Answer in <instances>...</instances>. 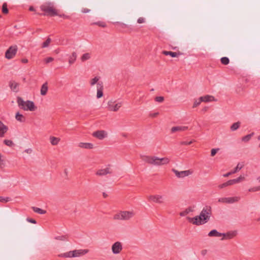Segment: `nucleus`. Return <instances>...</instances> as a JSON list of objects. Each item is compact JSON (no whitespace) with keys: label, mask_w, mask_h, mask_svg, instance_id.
Returning <instances> with one entry per match:
<instances>
[{"label":"nucleus","mask_w":260,"mask_h":260,"mask_svg":"<svg viewBox=\"0 0 260 260\" xmlns=\"http://www.w3.org/2000/svg\"><path fill=\"white\" fill-rule=\"evenodd\" d=\"M212 214L211 208L210 206H206L200 213V215L192 218H188L190 222L197 225L204 224L208 221Z\"/></svg>","instance_id":"1"},{"label":"nucleus","mask_w":260,"mask_h":260,"mask_svg":"<svg viewBox=\"0 0 260 260\" xmlns=\"http://www.w3.org/2000/svg\"><path fill=\"white\" fill-rule=\"evenodd\" d=\"M17 102L18 106L23 110L34 111L37 109L33 102L28 100L25 102L21 97H17Z\"/></svg>","instance_id":"2"},{"label":"nucleus","mask_w":260,"mask_h":260,"mask_svg":"<svg viewBox=\"0 0 260 260\" xmlns=\"http://www.w3.org/2000/svg\"><path fill=\"white\" fill-rule=\"evenodd\" d=\"M40 8L41 10L44 12L45 15L54 16L57 15L56 10L51 3L44 4L41 6Z\"/></svg>","instance_id":"3"},{"label":"nucleus","mask_w":260,"mask_h":260,"mask_svg":"<svg viewBox=\"0 0 260 260\" xmlns=\"http://www.w3.org/2000/svg\"><path fill=\"white\" fill-rule=\"evenodd\" d=\"M134 215V213L132 211H121L119 213L115 214L114 216V219L115 220H128Z\"/></svg>","instance_id":"4"},{"label":"nucleus","mask_w":260,"mask_h":260,"mask_svg":"<svg viewBox=\"0 0 260 260\" xmlns=\"http://www.w3.org/2000/svg\"><path fill=\"white\" fill-rule=\"evenodd\" d=\"M18 47L16 45L10 46L5 53V57L8 59L13 58L16 54Z\"/></svg>","instance_id":"5"},{"label":"nucleus","mask_w":260,"mask_h":260,"mask_svg":"<svg viewBox=\"0 0 260 260\" xmlns=\"http://www.w3.org/2000/svg\"><path fill=\"white\" fill-rule=\"evenodd\" d=\"M244 178L243 177L240 176V177L236 179L230 180L225 183L220 184L219 185H218V187L221 189L228 186L233 185L234 184L240 182Z\"/></svg>","instance_id":"6"},{"label":"nucleus","mask_w":260,"mask_h":260,"mask_svg":"<svg viewBox=\"0 0 260 260\" xmlns=\"http://www.w3.org/2000/svg\"><path fill=\"white\" fill-rule=\"evenodd\" d=\"M144 160L149 164L160 166L159 158L156 156H146L145 157Z\"/></svg>","instance_id":"7"},{"label":"nucleus","mask_w":260,"mask_h":260,"mask_svg":"<svg viewBox=\"0 0 260 260\" xmlns=\"http://www.w3.org/2000/svg\"><path fill=\"white\" fill-rule=\"evenodd\" d=\"M172 171L175 174L176 176L178 178H183L185 176H187L192 173V171L190 170H186L179 172L175 169H173Z\"/></svg>","instance_id":"8"},{"label":"nucleus","mask_w":260,"mask_h":260,"mask_svg":"<svg viewBox=\"0 0 260 260\" xmlns=\"http://www.w3.org/2000/svg\"><path fill=\"white\" fill-rule=\"evenodd\" d=\"M87 251L83 250H75L68 252V256L69 257H76L81 255H83Z\"/></svg>","instance_id":"9"},{"label":"nucleus","mask_w":260,"mask_h":260,"mask_svg":"<svg viewBox=\"0 0 260 260\" xmlns=\"http://www.w3.org/2000/svg\"><path fill=\"white\" fill-rule=\"evenodd\" d=\"M121 106V103L115 104L112 101H109L108 103V109L111 111H117Z\"/></svg>","instance_id":"10"},{"label":"nucleus","mask_w":260,"mask_h":260,"mask_svg":"<svg viewBox=\"0 0 260 260\" xmlns=\"http://www.w3.org/2000/svg\"><path fill=\"white\" fill-rule=\"evenodd\" d=\"M122 249V244L119 242H116L113 244L112 246V252L114 254H118L120 252Z\"/></svg>","instance_id":"11"},{"label":"nucleus","mask_w":260,"mask_h":260,"mask_svg":"<svg viewBox=\"0 0 260 260\" xmlns=\"http://www.w3.org/2000/svg\"><path fill=\"white\" fill-rule=\"evenodd\" d=\"M92 136L100 140H102L106 136V134L104 131H97L92 134Z\"/></svg>","instance_id":"12"},{"label":"nucleus","mask_w":260,"mask_h":260,"mask_svg":"<svg viewBox=\"0 0 260 260\" xmlns=\"http://www.w3.org/2000/svg\"><path fill=\"white\" fill-rule=\"evenodd\" d=\"M149 200L159 204L164 203L162 196L159 195L150 196L149 197Z\"/></svg>","instance_id":"13"},{"label":"nucleus","mask_w":260,"mask_h":260,"mask_svg":"<svg viewBox=\"0 0 260 260\" xmlns=\"http://www.w3.org/2000/svg\"><path fill=\"white\" fill-rule=\"evenodd\" d=\"M218 201L222 203H232L238 201V198H222L219 199Z\"/></svg>","instance_id":"14"},{"label":"nucleus","mask_w":260,"mask_h":260,"mask_svg":"<svg viewBox=\"0 0 260 260\" xmlns=\"http://www.w3.org/2000/svg\"><path fill=\"white\" fill-rule=\"evenodd\" d=\"M103 83L99 82L97 84V95L96 96L98 99L101 98L103 95Z\"/></svg>","instance_id":"15"},{"label":"nucleus","mask_w":260,"mask_h":260,"mask_svg":"<svg viewBox=\"0 0 260 260\" xmlns=\"http://www.w3.org/2000/svg\"><path fill=\"white\" fill-rule=\"evenodd\" d=\"M222 236H223V238L222 240L223 239H230L233 238L236 236L237 233L236 232H230L226 234H222Z\"/></svg>","instance_id":"16"},{"label":"nucleus","mask_w":260,"mask_h":260,"mask_svg":"<svg viewBox=\"0 0 260 260\" xmlns=\"http://www.w3.org/2000/svg\"><path fill=\"white\" fill-rule=\"evenodd\" d=\"M8 129V127L0 120V137H3Z\"/></svg>","instance_id":"17"},{"label":"nucleus","mask_w":260,"mask_h":260,"mask_svg":"<svg viewBox=\"0 0 260 260\" xmlns=\"http://www.w3.org/2000/svg\"><path fill=\"white\" fill-rule=\"evenodd\" d=\"M214 98L213 96L207 95L204 96H201L200 98V100L201 102H208L210 101H213Z\"/></svg>","instance_id":"18"},{"label":"nucleus","mask_w":260,"mask_h":260,"mask_svg":"<svg viewBox=\"0 0 260 260\" xmlns=\"http://www.w3.org/2000/svg\"><path fill=\"white\" fill-rule=\"evenodd\" d=\"M110 173H111V172L109 171V168H107L104 169H101L98 170L96 172V174L97 175L102 176Z\"/></svg>","instance_id":"19"},{"label":"nucleus","mask_w":260,"mask_h":260,"mask_svg":"<svg viewBox=\"0 0 260 260\" xmlns=\"http://www.w3.org/2000/svg\"><path fill=\"white\" fill-rule=\"evenodd\" d=\"M9 86L10 88L13 91L17 92L18 91L17 87L18 84L14 81H11L9 82Z\"/></svg>","instance_id":"20"},{"label":"nucleus","mask_w":260,"mask_h":260,"mask_svg":"<svg viewBox=\"0 0 260 260\" xmlns=\"http://www.w3.org/2000/svg\"><path fill=\"white\" fill-rule=\"evenodd\" d=\"M222 235L221 233H219L216 230L211 231L208 234L209 237H221Z\"/></svg>","instance_id":"21"},{"label":"nucleus","mask_w":260,"mask_h":260,"mask_svg":"<svg viewBox=\"0 0 260 260\" xmlns=\"http://www.w3.org/2000/svg\"><path fill=\"white\" fill-rule=\"evenodd\" d=\"M48 91V84L46 82L43 84L41 89V94L43 95H45L46 94Z\"/></svg>","instance_id":"22"},{"label":"nucleus","mask_w":260,"mask_h":260,"mask_svg":"<svg viewBox=\"0 0 260 260\" xmlns=\"http://www.w3.org/2000/svg\"><path fill=\"white\" fill-rule=\"evenodd\" d=\"M79 146L81 148L86 149H92L93 148V145L91 143H80Z\"/></svg>","instance_id":"23"},{"label":"nucleus","mask_w":260,"mask_h":260,"mask_svg":"<svg viewBox=\"0 0 260 260\" xmlns=\"http://www.w3.org/2000/svg\"><path fill=\"white\" fill-rule=\"evenodd\" d=\"M77 58V54L76 52H74L72 53V55L70 56L69 59V62L70 64H73L75 60H76Z\"/></svg>","instance_id":"24"},{"label":"nucleus","mask_w":260,"mask_h":260,"mask_svg":"<svg viewBox=\"0 0 260 260\" xmlns=\"http://www.w3.org/2000/svg\"><path fill=\"white\" fill-rule=\"evenodd\" d=\"M50 139L51 143L53 145H57L60 141L59 138L54 137H50Z\"/></svg>","instance_id":"25"},{"label":"nucleus","mask_w":260,"mask_h":260,"mask_svg":"<svg viewBox=\"0 0 260 260\" xmlns=\"http://www.w3.org/2000/svg\"><path fill=\"white\" fill-rule=\"evenodd\" d=\"M170 162V159L168 157H163L161 158H159V164L160 166L167 165L169 164Z\"/></svg>","instance_id":"26"},{"label":"nucleus","mask_w":260,"mask_h":260,"mask_svg":"<svg viewBox=\"0 0 260 260\" xmlns=\"http://www.w3.org/2000/svg\"><path fill=\"white\" fill-rule=\"evenodd\" d=\"M15 117L18 121H19L20 122H24L25 120V118L24 117V116L20 114L19 112L16 113Z\"/></svg>","instance_id":"27"},{"label":"nucleus","mask_w":260,"mask_h":260,"mask_svg":"<svg viewBox=\"0 0 260 260\" xmlns=\"http://www.w3.org/2000/svg\"><path fill=\"white\" fill-rule=\"evenodd\" d=\"M32 209L35 212H36V213H39L41 214H45L46 212V211L45 210H42L38 207H32Z\"/></svg>","instance_id":"28"},{"label":"nucleus","mask_w":260,"mask_h":260,"mask_svg":"<svg viewBox=\"0 0 260 260\" xmlns=\"http://www.w3.org/2000/svg\"><path fill=\"white\" fill-rule=\"evenodd\" d=\"M162 54L166 55H170L172 57H175L177 56V53L176 52H172V51H164L162 52Z\"/></svg>","instance_id":"29"},{"label":"nucleus","mask_w":260,"mask_h":260,"mask_svg":"<svg viewBox=\"0 0 260 260\" xmlns=\"http://www.w3.org/2000/svg\"><path fill=\"white\" fill-rule=\"evenodd\" d=\"M186 129H187V127L174 126L172 128L171 131L172 132H175L178 131H184Z\"/></svg>","instance_id":"30"},{"label":"nucleus","mask_w":260,"mask_h":260,"mask_svg":"<svg viewBox=\"0 0 260 260\" xmlns=\"http://www.w3.org/2000/svg\"><path fill=\"white\" fill-rule=\"evenodd\" d=\"M240 122H235L231 125V130L232 131H234L240 127Z\"/></svg>","instance_id":"31"},{"label":"nucleus","mask_w":260,"mask_h":260,"mask_svg":"<svg viewBox=\"0 0 260 260\" xmlns=\"http://www.w3.org/2000/svg\"><path fill=\"white\" fill-rule=\"evenodd\" d=\"M90 58V55L89 53L84 54L81 57L82 61H84Z\"/></svg>","instance_id":"32"},{"label":"nucleus","mask_w":260,"mask_h":260,"mask_svg":"<svg viewBox=\"0 0 260 260\" xmlns=\"http://www.w3.org/2000/svg\"><path fill=\"white\" fill-rule=\"evenodd\" d=\"M2 12L5 14H7L9 12V10L7 8V4L6 3H4L2 6Z\"/></svg>","instance_id":"33"},{"label":"nucleus","mask_w":260,"mask_h":260,"mask_svg":"<svg viewBox=\"0 0 260 260\" xmlns=\"http://www.w3.org/2000/svg\"><path fill=\"white\" fill-rule=\"evenodd\" d=\"M253 135V133L243 137L242 139V141L244 142H248L251 139Z\"/></svg>","instance_id":"34"},{"label":"nucleus","mask_w":260,"mask_h":260,"mask_svg":"<svg viewBox=\"0 0 260 260\" xmlns=\"http://www.w3.org/2000/svg\"><path fill=\"white\" fill-rule=\"evenodd\" d=\"M221 62L224 65H226L229 63V59L226 57H223L220 59Z\"/></svg>","instance_id":"35"},{"label":"nucleus","mask_w":260,"mask_h":260,"mask_svg":"<svg viewBox=\"0 0 260 260\" xmlns=\"http://www.w3.org/2000/svg\"><path fill=\"white\" fill-rule=\"evenodd\" d=\"M51 42L50 38H48L42 45V48H45L49 46Z\"/></svg>","instance_id":"36"},{"label":"nucleus","mask_w":260,"mask_h":260,"mask_svg":"<svg viewBox=\"0 0 260 260\" xmlns=\"http://www.w3.org/2000/svg\"><path fill=\"white\" fill-rule=\"evenodd\" d=\"M243 167V166L240 165V164H238L237 167L234 169L233 171H232L233 173L234 174L238 171H240Z\"/></svg>","instance_id":"37"},{"label":"nucleus","mask_w":260,"mask_h":260,"mask_svg":"<svg viewBox=\"0 0 260 260\" xmlns=\"http://www.w3.org/2000/svg\"><path fill=\"white\" fill-rule=\"evenodd\" d=\"M99 78L98 77H94V78H93L91 81H90V84L91 85H94L96 83L98 82V81H99Z\"/></svg>","instance_id":"38"},{"label":"nucleus","mask_w":260,"mask_h":260,"mask_svg":"<svg viewBox=\"0 0 260 260\" xmlns=\"http://www.w3.org/2000/svg\"><path fill=\"white\" fill-rule=\"evenodd\" d=\"M4 143L8 146H11L13 144V142L11 140H5Z\"/></svg>","instance_id":"39"},{"label":"nucleus","mask_w":260,"mask_h":260,"mask_svg":"<svg viewBox=\"0 0 260 260\" xmlns=\"http://www.w3.org/2000/svg\"><path fill=\"white\" fill-rule=\"evenodd\" d=\"M164 100L163 96H156L155 98V101L157 102H162Z\"/></svg>","instance_id":"40"},{"label":"nucleus","mask_w":260,"mask_h":260,"mask_svg":"<svg viewBox=\"0 0 260 260\" xmlns=\"http://www.w3.org/2000/svg\"><path fill=\"white\" fill-rule=\"evenodd\" d=\"M95 24L100 26L103 27H105L106 26V24L105 22H104L100 21V22L95 23Z\"/></svg>","instance_id":"41"},{"label":"nucleus","mask_w":260,"mask_h":260,"mask_svg":"<svg viewBox=\"0 0 260 260\" xmlns=\"http://www.w3.org/2000/svg\"><path fill=\"white\" fill-rule=\"evenodd\" d=\"M218 150H219L218 148L212 149L211 151V155L212 156H214L216 154Z\"/></svg>","instance_id":"42"},{"label":"nucleus","mask_w":260,"mask_h":260,"mask_svg":"<svg viewBox=\"0 0 260 260\" xmlns=\"http://www.w3.org/2000/svg\"><path fill=\"white\" fill-rule=\"evenodd\" d=\"M53 59H54L53 58H52L51 57H49L46 58L45 62L46 63H49V62L52 61L53 60Z\"/></svg>","instance_id":"43"},{"label":"nucleus","mask_w":260,"mask_h":260,"mask_svg":"<svg viewBox=\"0 0 260 260\" xmlns=\"http://www.w3.org/2000/svg\"><path fill=\"white\" fill-rule=\"evenodd\" d=\"M192 143V141L187 142V141H183L181 142V145H190Z\"/></svg>","instance_id":"44"},{"label":"nucleus","mask_w":260,"mask_h":260,"mask_svg":"<svg viewBox=\"0 0 260 260\" xmlns=\"http://www.w3.org/2000/svg\"><path fill=\"white\" fill-rule=\"evenodd\" d=\"M258 190H260V186L252 188L249 189V191H258Z\"/></svg>","instance_id":"45"},{"label":"nucleus","mask_w":260,"mask_h":260,"mask_svg":"<svg viewBox=\"0 0 260 260\" xmlns=\"http://www.w3.org/2000/svg\"><path fill=\"white\" fill-rule=\"evenodd\" d=\"M9 201L8 198L7 199L3 198L2 197H0V202L6 203Z\"/></svg>","instance_id":"46"},{"label":"nucleus","mask_w":260,"mask_h":260,"mask_svg":"<svg viewBox=\"0 0 260 260\" xmlns=\"http://www.w3.org/2000/svg\"><path fill=\"white\" fill-rule=\"evenodd\" d=\"M234 173H233L232 171H231L230 172H228L226 174H224L223 175V176L224 177H229L230 175H232V174H233Z\"/></svg>","instance_id":"47"},{"label":"nucleus","mask_w":260,"mask_h":260,"mask_svg":"<svg viewBox=\"0 0 260 260\" xmlns=\"http://www.w3.org/2000/svg\"><path fill=\"white\" fill-rule=\"evenodd\" d=\"M27 220L29 222H31V223H36V220L32 219V218H27Z\"/></svg>","instance_id":"48"},{"label":"nucleus","mask_w":260,"mask_h":260,"mask_svg":"<svg viewBox=\"0 0 260 260\" xmlns=\"http://www.w3.org/2000/svg\"><path fill=\"white\" fill-rule=\"evenodd\" d=\"M201 101L200 100L199 102H195L193 105V108H195L196 107H197L198 106H199L200 103H201Z\"/></svg>","instance_id":"49"},{"label":"nucleus","mask_w":260,"mask_h":260,"mask_svg":"<svg viewBox=\"0 0 260 260\" xmlns=\"http://www.w3.org/2000/svg\"><path fill=\"white\" fill-rule=\"evenodd\" d=\"M138 23H143L144 22V18H139L138 19V21H137Z\"/></svg>","instance_id":"50"},{"label":"nucleus","mask_w":260,"mask_h":260,"mask_svg":"<svg viewBox=\"0 0 260 260\" xmlns=\"http://www.w3.org/2000/svg\"><path fill=\"white\" fill-rule=\"evenodd\" d=\"M158 115V113L156 112V113L150 114V116L152 117H155L157 116Z\"/></svg>","instance_id":"51"},{"label":"nucleus","mask_w":260,"mask_h":260,"mask_svg":"<svg viewBox=\"0 0 260 260\" xmlns=\"http://www.w3.org/2000/svg\"><path fill=\"white\" fill-rule=\"evenodd\" d=\"M22 63H26L28 62V59L26 58H23L21 60Z\"/></svg>","instance_id":"52"},{"label":"nucleus","mask_w":260,"mask_h":260,"mask_svg":"<svg viewBox=\"0 0 260 260\" xmlns=\"http://www.w3.org/2000/svg\"><path fill=\"white\" fill-rule=\"evenodd\" d=\"M59 256H63V257H69L68 256V252H66V253H64L62 254H61V255H59Z\"/></svg>","instance_id":"53"},{"label":"nucleus","mask_w":260,"mask_h":260,"mask_svg":"<svg viewBox=\"0 0 260 260\" xmlns=\"http://www.w3.org/2000/svg\"><path fill=\"white\" fill-rule=\"evenodd\" d=\"M208 109V107H205L204 108L202 109V111L204 112H206Z\"/></svg>","instance_id":"54"},{"label":"nucleus","mask_w":260,"mask_h":260,"mask_svg":"<svg viewBox=\"0 0 260 260\" xmlns=\"http://www.w3.org/2000/svg\"><path fill=\"white\" fill-rule=\"evenodd\" d=\"M207 250H203L202 251V254L203 255H205L207 253Z\"/></svg>","instance_id":"55"},{"label":"nucleus","mask_w":260,"mask_h":260,"mask_svg":"<svg viewBox=\"0 0 260 260\" xmlns=\"http://www.w3.org/2000/svg\"><path fill=\"white\" fill-rule=\"evenodd\" d=\"M29 10L30 11H35V9L32 6H31L29 7Z\"/></svg>","instance_id":"56"},{"label":"nucleus","mask_w":260,"mask_h":260,"mask_svg":"<svg viewBox=\"0 0 260 260\" xmlns=\"http://www.w3.org/2000/svg\"><path fill=\"white\" fill-rule=\"evenodd\" d=\"M103 195L104 198H106L108 197L107 194H106L105 192H103Z\"/></svg>","instance_id":"57"},{"label":"nucleus","mask_w":260,"mask_h":260,"mask_svg":"<svg viewBox=\"0 0 260 260\" xmlns=\"http://www.w3.org/2000/svg\"><path fill=\"white\" fill-rule=\"evenodd\" d=\"M89 10H88V9H84L82 11V12H83V13H87V12H89Z\"/></svg>","instance_id":"58"},{"label":"nucleus","mask_w":260,"mask_h":260,"mask_svg":"<svg viewBox=\"0 0 260 260\" xmlns=\"http://www.w3.org/2000/svg\"><path fill=\"white\" fill-rule=\"evenodd\" d=\"M257 139H258V140H260V135L258 136V137H257ZM259 147L260 148V143H259Z\"/></svg>","instance_id":"59"},{"label":"nucleus","mask_w":260,"mask_h":260,"mask_svg":"<svg viewBox=\"0 0 260 260\" xmlns=\"http://www.w3.org/2000/svg\"><path fill=\"white\" fill-rule=\"evenodd\" d=\"M257 180L260 182V176L257 178Z\"/></svg>","instance_id":"60"},{"label":"nucleus","mask_w":260,"mask_h":260,"mask_svg":"<svg viewBox=\"0 0 260 260\" xmlns=\"http://www.w3.org/2000/svg\"><path fill=\"white\" fill-rule=\"evenodd\" d=\"M122 136H124V137H126V134H122Z\"/></svg>","instance_id":"61"},{"label":"nucleus","mask_w":260,"mask_h":260,"mask_svg":"<svg viewBox=\"0 0 260 260\" xmlns=\"http://www.w3.org/2000/svg\"><path fill=\"white\" fill-rule=\"evenodd\" d=\"M65 18H69V16H65Z\"/></svg>","instance_id":"62"},{"label":"nucleus","mask_w":260,"mask_h":260,"mask_svg":"<svg viewBox=\"0 0 260 260\" xmlns=\"http://www.w3.org/2000/svg\"><path fill=\"white\" fill-rule=\"evenodd\" d=\"M23 81H25V78H23Z\"/></svg>","instance_id":"63"},{"label":"nucleus","mask_w":260,"mask_h":260,"mask_svg":"<svg viewBox=\"0 0 260 260\" xmlns=\"http://www.w3.org/2000/svg\"><path fill=\"white\" fill-rule=\"evenodd\" d=\"M1 17H2V16H1V15H0V18H1Z\"/></svg>","instance_id":"64"}]
</instances>
